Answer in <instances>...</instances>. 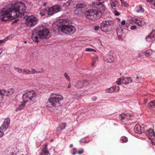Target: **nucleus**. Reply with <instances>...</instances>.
<instances>
[{
    "mask_svg": "<svg viewBox=\"0 0 155 155\" xmlns=\"http://www.w3.org/2000/svg\"><path fill=\"white\" fill-rule=\"evenodd\" d=\"M50 35L48 29L44 26H41L33 31L31 38L33 41L38 42L39 41L38 37L41 38L45 39Z\"/></svg>",
    "mask_w": 155,
    "mask_h": 155,
    "instance_id": "nucleus-2",
    "label": "nucleus"
},
{
    "mask_svg": "<svg viewBox=\"0 0 155 155\" xmlns=\"http://www.w3.org/2000/svg\"><path fill=\"white\" fill-rule=\"evenodd\" d=\"M85 51H87L96 52V50L95 49L89 48H86L85 49Z\"/></svg>",
    "mask_w": 155,
    "mask_h": 155,
    "instance_id": "nucleus-39",
    "label": "nucleus"
},
{
    "mask_svg": "<svg viewBox=\"0 0 155 155\" xmlns=\"http://www.w3.org/2000/svg\"><path fill=\"white\" fill-rule=\"evenodd\" d=\"M46 4H47V3H46V2H45V3H43V5L44 6H46Z\"/></svg>",
    "mask_w": 155,
    "mask_h": 155,
    "instance_id": "nucleus-59",
    "label": "nucleus"
},
{
    "mask_svg": "<svg viewBox=\"0 0 155 155\" xmlns=\"http://www.w3.org/2000/svg\"><path fill=\"white\" fill-rule=\"evenodd\" d=\"M153 52L152 50H148L146 51L145 52V54L146 56L149 57L153 54Z\"/></svg>",
    "mask_w": 155,
    "mask_h": 155,
    "instance_id": "nucleus-29",
    "label": "nucleus"
},
{
    "mask_svg": "<svg viewBox=\"0 0 155 155\" xmlns=\"http://www.w3.org/2000/svg\"><path fill=\"white\" fill-rule=\"evenodd\" d=\"M10 119L7 118L4 121L3 124L0 127V138L3 136L5 132L8 128L10 123Z\"/></svg>",
    "mask_w": 155,
    "mask_h": 155,
    "instance_id": "nucleus-6",
    "label": "nucleus"
},
{
    "mask_svg": "<svg viewBox=\"0 0 155 155\" xmlns=\"http://www.w3.org/2000/svg\"><path fill=\"white\" fill-rule=\"evenodd\" d=\"M114 14V15H115L118 16L119 15H120V13L118 12L116 10H114V11L113 12Z\"/></svg>",
    "mask_w": 155,
    "mask_h": 155,
    "instance_id": "nucleus-43",
    "label": "nucleus"
},
{
    "mask_svg": "<svg viewBox=\"0 0 155 155\" xmlns=\"http://www.w3.org/2000/svg\"><path fill=\"white\" fill-rule=\"evenodd\" d=\"M110 4L111 8L114 9H116L117 7H118V5L116 2H111Z\"/></svg>",
    "mask_w": 155,
    "mask_h": 155,
    "instance_id": "nucleus-30",
    "label": "nucleus"
},
{
    "mask_svg": "<svg viewBox=\"0 0 155 155\" xmlns=\"http://www.w3.org/2000/svg\"><path fill=\"white\" fill-rule=\"evenodd\" d=\"M84 150L83 149H82L81 150L79 151L78 152V153L79 154H81L83 153H84Z\"/></svg>",
    "mask_w": 155,
    "mask_h": 155,
    "instance_id": "nucleus-45",
    "label": "nucleus"
},
{
    "mask_svg": "<svg viewBox=\"0 0 155 155\" xmlns=\"http://www.w3.org/2000/svg\"><path fill=\"white\" fill-rule=\"evenodd\" d=\"M80 142L81 143H85L86 142V141L85 140H84L83 139H82L81 140H80Z\"/></svg>",
    "mask_w": 155,
    "mask_h": 155,
    "instance_id": "nucleus-50",
    "label": "nucleus"
},
{
    "mask_svg": "<svg viewBox=\"0 0 155 155\" xmlns=\"http://www.w3.org/2000/svg\"><path fill=\"white\" fill-rule=\"evenodd\" d=\"M64 77L66 78L68 81H70V78L68 76V75L66 73H65L64 74Z\"/></svg>",
    "mask_w": 155,
    "mask_h": 155,
    "instance_id": "nucleus-41",
    "label": "nucleus"
},
{
    "mask_svg": "<svg viewBox=\"0 0 155 155\" xmlns=\"http://www.w3.org/2000/svg\"><path fill=\"white\" fill-rule=\"evenodd\" d=\"M94 9L88 10L84 12V15L86 18L90 19H94Z\"/></svg>",
    "mask_w": 155,
    "mask_h": 155,
    "instance_id": "nucleus-13",
    "label": "nucleus"
},
{
    "mask_svg": "<svg viewBox=\"0 0 155 155\" xmlns=\"http://www.w3.org/2000/svg\"><path fill=\"white\" fill-rule=\"evenodd\" d=\"M147 107L149 109H153L155 107V100L150 101L148 104Z\"/></svg>",
    "mask_w": 155,
    "mask_h": 155,
    "instance_id": "nucleus-22",
    "label": "nucleus"
},
{
    "mask_svg": "<svg viewBox=\"0 0 155 155\" xmlns=\"http://www.w3.org/2000/svg\"><path fill=\"white\" fill-rule=\"evenodd\" d=\"M137 8H139V9H137L136 11V12L137 13H139L140 12H141L142 13H143L144 11V9L143 8V7L141 5H140L137 7Z\"/></svg>",
    "mask_w": 155,
    "mask_h": 155,
    "instance_id": "nucleus-25",
    "label": "nucleus"
},
{
    "mask_svg": "<svg viewBox=\"0 0 155 155\" xmlns=\"http://www.w3.org/2000/svg\"><path fill=\"white\" fill-rule=\"evenodd\" d=\"M8 7V8H3L0 12V21H7L25 15L26 7L23 3L18 2L9 5Z\"/></svg>",
    "mask_w": 155,
    "mask_h": 155,
    "instance_id": "nucleus-1",
    "label": "nucleus"
},
{
    "mask_svg": "<svg viewBox=\"0 0 155 155\" xmlns=\"http://www.w3.org/2000/svg\"><path fill=\"white\" fill-rule=\"evenodd\" d=\"M146 135L153 145L155 146V134L153 130L150 129L146 133Z\"/></svg>",
    "mask_w": 155,
    "mask_h": 155,
    "instance_id": "nucleus-9",
    "label": "nucleus"
},
{
    "mask_svg": "<svg viewBox=\"0 0 155 155\" xmlns=\"http://www.w3.org/2000/svg\"><path fill=\"white\" fill-rule=\"evenodd\" d=\"M125 78L124 77H123L122 78H121L122 83H123V82H125Z\"/></svg>",
    "mask_w": 155,
    "mask_h": 155,
    "instance_id": "nucleus-51",
    "label": "nucleus"
},
{
    "mask_svg": "<svg viewBox=\"0 0 155 155\" xmlns=\"http://www.w3.org/2000/svg\"><path fill=\"white\" fill-rule=\"evenodd\" d=\"M66 126V124L63 123L59 124V127L57 128V130L58 131H61L65 129Z\"/></svg>",
    "mask_w": 155,
    "mask_h": 155,
    "instance_id": "nucleus-20",
    "label": "nucleus"
},
{
    "mask_svg": "<svg viewBox=\"0 0 155 155\" xmlns=\"http://www.w3.org/2000/svg\"><path fill=\"white\" fill-rule=\"evenodd\" d=\"M71 1H68L66 3H64L63 5V7H66V6H69V5H70Z\"/></svg>",
    "mask_w": 155,
    "mask_h": 155,
    "instance_id": "nucleus-37",
    "label": "nucleus"
},
{
    "mask_svg": "<svg viewBox=\"0 0 155 155\" xmlns=\"http://www.w3.org/2000/svg\"><path fill=\"white\" fill-rule=\"evenodd\" d=\"M128 114H122L119 116V118L122 120H127L130 119V117Z\"/></svg>",
    "mask_w": 155,
    "mask_h": 155,
    "instance_id": "nucleus-21",
    "label": "nucleus"
},
{
    "mask_svg": "<svg viewBox=\"0 0 155 155\" xmlns=\"http://www.w3.org/2000/svg\"><path fill=\"white\" fill-rule=\"evenodd\" d=\"M76 29L75 27L70 25H68V34H73L75 31Z\"/></svg>",
    "mask_w": 155,
    "mask_h": 155,
    "instance_id": "nucleus-18",
    "label": "nucleus"
},
{
    "mask_svg": "<svg viewBox=\"0 0 155 155\" xmlns=\"http://www.w3.org/2000/svg\"><path fill=\"white\" fill-rule=\"evenodd\" d=\"M137 27L136 25H132L130 27V29L132 30H134Z\"/></svg>",
    "mask_w": 155,
    "mask_h": 155,
    "instance_id": "nucleus-46",
    "label": "nucleus"
},
{
    "mask_svg": "<svg viewBox=\"0 0 155 155\" xmlns=\"http://www.w3.org/2000/svg\"><path fill=\"white\" fill-rule=\"evenodd\" d=\"M5 41V39L0 40V44L4 43Z\"/></svg>",
    "mask_w": 155,
    "mask_h": 155,
    "instance_id": "nucleus-49",
    "label": "nucleus"
},
{
    "mask_svg": "<svg viewBox=\"0 0 155 155\" xmlns=\"http://www.w3.org/2000/svg\"><path fill=\"white\" fill-rule=\"evenodd\" d=\"M3 51V50L2 48H0V54H2Z\"/></svg>",
    "mask_w": 155,
    "mask_h": 155,
    "instance_id": "nucleus-56",
    "label": "nucleus"
},
{
    "mask_svg": "<svg viewBox=\"0 0 155 155\" xmlns=\"http://www.w3.org/2000/svg\"><path fill=\"white\" fill-rule=\"evenodd\" d=\"M121 140L122 143H125L127 141L128 139L127 137L125 136H123L121 138Z\"/></svg>",
    "mask_w": 155,
    "mask_h": 155,
    "instance_id": "nucleus-33",
    "label": "nucleus"
},
{
    "mask_svg": "<svg viewBox=\"0 0 155 155\" xmlns=\"http://www.w3.org/2000/svg\"><path fill=\"white\" fill-rule=\"evenodd\" d=\"M14 68L15 69V70L17 72H18L19 73L22 74L23 70H22L21 68L16 67H14Z\"/></svg>",
    "mask_w": 155,
    "mask_h": 155,
    "instance_id": "nucleus-34",
    "label": "nucleus"
},
{
    "mask_svg": "<svg viewBox=\"0 0 155 155\" xmlns=\"http://www.w3.org/2000/svg\"><path fill=\"white\" fill-rule=\"evenodd\" d=\"M96 2H93V6L96 7L99 6L100 7L99 8L100 10V12H107V9L105 6L102 5V3L101 2H99V1H96Z\"/></svg>",
    "mask_w": 155,
    "mask_h": 155,
    "instance_id": "nucleus-11",
    "label": "nucleus"
},
{
    "mask_svg": "<svg viewBox=\"0 0 155 155\" xmlns=\"http://www.w3.org/2000/svg\"><path fill=\"white\" fill-rule=\"evenodd\" d=\"M113 22L111 21L107 20L103 21L101 24V30L103 32L109 31L108 26L113 24Z\"/></svg>",
    "mask_w": 155,
    "mask_h": 155,
    "instance_id": "nucleus-10",
    "label": "nucleus"
},
{
    "mask_svg": "<svg viewBox=\"0 0 155 155\" xmlns=\"http://www.w3.org/2000/svg\"><path fill=\"white\" fill-rule=\"evenodd\" d=\"M73 149L74 150H76V149L75 148H73Z\"/></svg>",
    "mask_w": 155,
    "mask_h": 155,
    "instance_id": "nucleus-63",
    "label": "nucleus"
},
{
    "mask_svg": "<svg viewBox=\"0 0 155 155\" xmlns=\"http://www.w3.org/2000/svg\"><path fill=\"white\" fill-rule=\"evenodd\" d=\"M133 20L135 23L140 26H143L146 24V22L144 20L140 18H135Z\"/></svg>",
    "mask_w": 155,
    "mask_h": 155,
    "instance_id": "nucleus-15",
    "label": "nucleus"
},
{
    "mask_svg": "<svg viewBox=\"0 0 155 155\" xmlns=\"http://www.w3.org/2000/svg\"><path fill=\"white\" fill-rule=\"evenodd\" d=\"M120 90L119 87L118 86H113L109 88H107L105 90V92L107 93H112L114 92H118Z\"/></svg>",
    "mask_w": 155,
    "mask_h": 155,
    "instance_id": "nucleus-14",
    "label": "nucleus"
},
{
    "mask_svg": "<svg viewBox=\"0 0 155 155\" xmlns=\"http://www.w3.org/2000/svg\"><path fill=\"white\" fill-rule=\"evenodd\" d=\"M99 26H94V29L96 31L97 30L99 29Z\"/></svg>",
    "mask_w": 155,
    "mask_h": 155,
    "instance_id": "nucleus-48",
    "label": "nucleus"
},
{
    "mask_svg": "<svg viewBox=\"0 0 155 155\" xmlns=\"http://www.w3.org/2000/svg\"><path fill=\"white\" fill-rule=\"evenodd\" d=\"M63 99V97L61 95L52 93L46 104V106L48 108L58 107L61 106V101Z\"/></svg>",
    "mask_w": 155,
    "mask_h": 155,
    "instance_id": "nucleus-3",
    "label": "nucleus"
},
{
    "mask_svg": "<svg viewBox=\"0 0 155 155\" xmlns=\"http://www.w3.org/2000/svg\"><path fill=\"white\" fill-rule=\"evenodd\" d=\"M73 146V144H71L70 145L69 147H70V148H71V147H72Z\"/></svg>",
    "mask_w": 155,
    "mask_h": 155,
    "instance_id": "nucleus-60",
    "label": "nucleus"
},
{
    "mask_svg": "<svg viewBox=\"0 0 155 155\" xmlns=\"http://www.w3.org/2000/svg\"><path fill=\"white\" fill-rule=\"evenodd\" d=\"M146 41L148 42H151L154 40V35L152 33L147 36L146 38Z\"/></svg>",
    "mask_w": 155,
    "mask_h": 155,
    "instance_id": "nucleus-19",
    "label": "nucleus"
},
{
    "mask_svg": "<svg viewBox=\"0 0 155 155\" xmlns=\"http://www.w3.org/2000/svg\"><path fill=\"white\" fill-rule=\"evenodd\" d=\"M22 74H30V70L29 69H24L23 70Z\"/></svg>",
    "mask_w": 155,
    "mask_h": 155,
    "instance_id": "nucleus-32",
    "label": "nucleus"
},
{
    "mask_svg": "<svg viewBox=\"0 0 155 155\" xmlns=\"http://www.w3.org/2000/svg\"><path fill=\"white\" fill-rule=\"evenodd\" d=\"M121 1V5L122 6L127 7L128 5V4L124 1Z\"/></svg>",
    "mask_w": 155,
    "mask_h": 155,
    "instance_id": "nucleus-35",
    "label": "nucleus"
},
{
    "mask_svg": "<svg viewBox=\"0 0 155 155\" xmlns=\"http://www.w3.org/2000/svg\"><path fill=\"white\" fill-rule=\"evenodd\" d=\"M61 9V7L59 5H54L48 8V14L49 15H52L60 12Z\"/></svg>",
    "mask_w": 155,
    "mask_h": 155,
    "instance_id": "nucleus-8",
    "label": "nucleus"
},
{
    "mask_svg": "<svg viewBox=\"0 0 155 155\" xmlns=\"http://www.w3.org/2000/svg\"><path fill=\"white\" fill-rule=\"evenodd\" d=\"M134 131L137 134H141L144 131L143 128H142L140 125L136 124L134 128Z\"/></svg>",
    "mask_w": 155,
    "mask_h": 155,
    "instance_id": "nucleus-16",
    "label": "nucleus"
},
{
    "mask_svg": "<svg viewBox=\"0 0 155 155\" xmlns=\"http://www.w3.org/2000/svg\"><path fill=\"white\" fill-rule=\"evenodd\" d=\"M49 151L46 148H43L40 153L41 155H48L49 154Z\"/></svg>",
    "mask_w": 155,
    "mask_h": 155,
    "instance_id": "nucleus-23",
    "label": "nucleus"
},
{
    "mask_svg": "<svg viewBox=\"0 0 155 155\" xmlns=\"http://www.w3.org/2000/svg\"><path fill=\"white\" fill-rule=\"evenodd\" d=\"M27 41H24V43H27Z\"/></svg>",
    "mask_w": 155,
    "mask_h": 155,
    "instance_id": "nucleus-64",
    "label": "nucleus"
},
{
    "mask_svg": "<svg viewBox=\"0 0 155 155\" xmlns=\"http://www.w3.org/2000/svg\"><path fill=\"white\" fill-rule=\"evenodd\" d=\"M26 103H25L23 101V103H22L20 105L18 106V107L16 109V110H19L22 109L25 106V104Z\"/></svg>",
    "mask_w": 155,
    "mask_h": 155,
    "instance_id": "nucleus-28",
    "label": "nucleus"
},
{
    "mask_svg": "<svg viewBox=\"0 0 155 155\" xmlns=\"http://www.w3.org/2000/svg\"><path fill=\"white\" fill-rule=\"evenodd\" d=\"M97 99V97H94L93 98H92V100L93 101H95Z\"/></svg>",
    "mask_w": 155,
    "mask_h": 155,
    "instance_id": "nucleus-53",
    "label": "nucleus"
},
{
    "mask_svg": "<svg viewBox=\"0 0 155 155\" xmlns=\"http://www.w3.org/2000/svg\"><path fill=\"white\" fill-rule=\"evenodd\" d=\"M8 155H16V154L15 153H10Z\"/></svg>",
    "mask_w": 155,
    "mask_h": 155,
    "instance_id": "nucleus-55",
    "label": "nucleus"
},
{
    "mask_svg": "<svg viewBox=\"0 0 155 155\" xmlns=\"http://www.w3.org/2000/svg\"><path fill=\"white\" fill-rule=\"evenodd\" d=\"M43 148H46V149H47V143H46L45 144V147Z\"/></svg>",
    "mask_w": 155,
    "mask_h": 155,
    "instance_id": "nucleus-54",
    "label": "nucleus"
},
{
    "mask_svg": "<svg viewBox=\"0 0 155 155\" xmlns=\"http://www.w3.org/2000/svg\"><path fill=\"white\" fill-rule=\"evenodd\" d=\"M76 153V152H73L72 153V155H75Z\"/></svg>",
    "mask_w": 155,
    "mask_h": 155,
    "instance_id": "nucleus-61",
    "label": "nucleus"
},
{
    "mask_svg": "<svg viewBox=\"0 0 155 155\" xmlns=\"http://www.w3.org/2000/svg\"><path fill=\"white\" fill-rule=\"evenodd\" d=\"M68 20L67 19H60L58 21L57 25L61 30V31L64 33L68 34V25H66Z\"/></svg>",
    "mask_w": 155,
    "mask_h": 155,
    "instance_id": "nucleus-5",
    "label": "nucleus"
},
{
    "mask_svg": "<svg viewBox=\"0 0 155 155\" xmlns=\"http://www.w3.org/2000/svg\"><path fill=\"white\" fill-rule=\"evenodd\" d=\"M83 83L82 81H79L77 83L75 87L78 88H81L84 87Z\"/></svg>",
    "mask_w": 155,
    "mask_h": 155,
    "instance_id": "nucleus-24",
    "label": "nucleus"
},
{
    "mask_svg": "<svg viewBox=\"0 0 155 155\" xmlns=\"http://www.w3.org/2000/svg\"><path fill=\"white\" fill-rule=\"evenodd\" d=\"M140 53L139 54H138V56L139 57H140Z\"/></svg>",
    "mask_w": 155,
    "mask_h": 155,
    "instance_id": "nucleus-62",
    "label": "nucleus"
},
{
    "mask_svg": "<svg viewBox=\"0 0 155 155\" xmlns=\"http://www.w3.org/2000/svg\"><path fill=\"white\" fill-rule=\"evenodd\" d=\"M122 83L121 78H119L116 81L117 84L118 85H120Z\"/></svg>",
    "mask_w": 155,
    "mask_h": 155,
    "instance_id": "nucleus-40",
    "label": "nucleus"
},
{
    "mask_svg": "<svg viewBox=\"0 0 155 155\" xmlns=\"http://www.w3.org/2000/svg\"><path fill=\"white\" fill-rule=\"evenodd\" d=\"M76 7L78 8H81L83 10V9L86 8V5L84 4H79L76 5Z\"/></svg>",
    "mask_w": 155,
    "mask_h": 155,
    "instance_id": "nucleus-27",
    "label": "nucleus"
},
{
    "mask_svg": "<svg viewBox=\"0 0 155 155\" xmlns=\"http://www.w3.org/2000/svg\"><path fill=\"white\" fill-rule=\"evenodd\" d=\"M94 19H99L101 16L102 12L96 10L94 9Z\"/></svg>",
    "mask_w": 155,
    "mask_h": 155,
    "instance_id": "nucleus-17",
    "label": "nucleus"
},
{
    "mask_svg": "<svg viewBox=\"0 0 155 155\" xmlns=\"http://www.w3.org/2000/svg\"><path fill=\"white\" fill-rule=\"evenodd\" d=\"M125 82H123V83L124 84H127L132 81L131 78L130 77L125 78Z\"/></svg>",
    "mask_w": 155,
    "mask_h": 155,
    "instance_id": "nucleus-26",
    "label": "nucleus"
},
{
    "mask_svg": "<svg viewBox=\"0 0 155 155\" xmlns=\"http://www.w3.org/2000/svg\"><path fill=\"white\" fill-rule=\"evenodd\" d=\"M70 87H71V84H69L68 85L67 88H70Z\"/></svg>",
    "mask_w": 155,
    "mask_h": 155,
    "instance_id": "nucleus-57",
    "label": "nucleus"
},
{
    "mask_svg": "<svg viewBox=\"0 0 155 155\" xmlns=\"http://www.w3.org/2000/svg\"><path fill=\"white\" fill-rule=\"evenodd\" d=\"M48 9H47L46 8H45L44 9H43L41 11L42 12H45V14L46 12L48 13Z\"/></svg>",
    "mask_w": 155,
    "mask_h": 155,
    "instance_id": "nucleus-44",
    "label": "nucleus"
},
{
    "mask_svg": "<svg viewBox=\"0 0 155 155\" xmlns=\"http://www.w3.org/2000/svg\"><path fill=\"white\" fill-rule=\"evenodd\" d=\"M121 24L122 25H124L125 24V20H123L121 22Z\"/></svg>",
    "mask_w": 155,
    "mask_h": 155,
    "instance_id": "nucleus-52",
    "label": "nucleus"
},
{
    "mask_svg": "<svg viewBox=\"0 0 155 155\" xmlns=\"http://www.w3.org/2000/svg\"><path fill=\"white\" fill-rule=\"evenodd\" d=\"M82 82H84V86H87L88 84H89V83L88 81L87 80H84L82 81Z\"/></svg>",
    "mask_w": 155,
    "mask_h": 155,
    "instance_id": "nucleus-38",
    "label": "nucleus"
},
{
    "mask_svg": "<svg viewBox=\"0 0 155 155\" xmlns=\"http://www.w3.org/2000/svg\"><path fill=\"white\" fill-rule=\"evenodd\" d=\"M37 95L34 91H27L22 95V100L24 102L27 103L28 101L35 102L36 101Z\"/></svg>",
    "mask_w": 155,
    "mask_h": 155,
    "instance_id": "nucleus-4",
    "label": "nucleus"
},
{
    "mask_svg": "<svg viewBox=\"0 0 155 155\" xmlns=\"http://www.w3.org/2000/svg\"><path fill=\"white\" fill-rule=\"evenodd\" d=\"M39 14L42 16L45 15V12H42L41 11L40 12Z\"/></svg>",
    "mask_w": 155,
    "mask_h": 155,
    "instance_id": "nucleus-47",
    "label": "nucleus"
},
{
    "mask_svg": "<svg viewBox=\"0 0 155 155\" xmlns=\"http://www.w3.org/2000/svg\"><path fill=\"white\" fill-rule=\"evenodd\" d=\"M103 59L104 61L109 63H113L114 61V58L110 52L108 54L103 57Z\"/></svg>",
    "mask_w": 155,
    "mask_h": 155,
    "instance_id": "nucleus-12",
    "label": "nucleus"
},
{
    "mask_svg": "<svg viewBox=\"0 0 155 155\" xmlns=\"http://www.w3.org/2000/svg\"><path fill=\"white\" fill-rule=\"evenodd\" d=\"M147 3H149L150 4H152L155 6V1H147Z\"/></svg>",
    "mask_w": 155,
    "mask_h": 155,
    "instance_id": "nucleus-42",
    "label": "nucleus"
},
{
    "mask_svg": "<svg viewBox=\"0 0 155 155\" xmlns=\"http://www.w3.org/2000/svg\"><path fill=\"white\" fill-rule=\"evenodd\" d=\"M95 63V62H93L91 64V65L92 66H94V63Z\"/></svg>",
    "mask_w": 155,
    "mask_h": 155,
    "instance_id": "nucleus-58",
    "label": "nucleus"
},
{
    "mask_svg": "<svg viewBox=\"0 0 155 155\" xmlns=\"http://www.w3.org/2000/svg\"><path fill=\"white\" fill-rule=\"evenodd\" d=\"M40 71H37L34 69L32 68L31 70H30V74H33L35 73H41Z\"/></svg>",
    "mask_w": 155,
    "mask_h": 155,
    "instance_id": "nucleus-31",
    "label": "nucleus"
},
{
    "mask_svg": "<svg viewBox=\"0 0 155 155\" xmlns=\"http://www.w3.org/2000/svg\"><path fill=\"white\" fill-rule=\"evenodd\" d=\"M98 57L96 55H95L92 57V61L93 62H96L98 61Z\"/></svg>",
    "mask_w": 155,
    "mask_h": 155,
    "instance_id": "nucleus-36",
    "label": "nucleus"
},
{
    "mask_svg": "<svg viewBox=\"0 0 155 155\" xmlns=\"http://www.w3.org/2000/svg\"><path fill=\"white\" fill-rule=\"evenodd\" d=\"M38 21L37 18L34 16H29L26 19V24L29 27H32L37 24Z\"/></svg>",
    "mask_w": 155,
    "mask_h": 155,
    "instance_id": "nucleus-7",
    "label": "nucleus"
}]
</instances>
